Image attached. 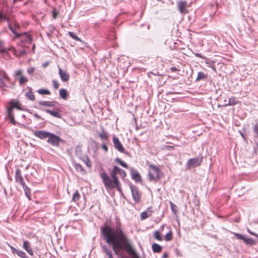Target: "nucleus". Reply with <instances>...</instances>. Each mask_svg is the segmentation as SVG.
<instances>
[{
	"label": "nucleus",
	"instance_id": "obj_1",
	"mask_svg": "<svg viewBox=\"0 0 258 258\" xmlns=\"http://www.w3.org/2000/svg\"><path fill=\"white\" fill-rule=\"evenodd\" d=\"M100 233L103 239L112 246L114 253L120 258H127L121 256L120 251L125 250L128 254L133 255L136 251L131 240L128 237L120 227V223L115 228L109 226L101 227Z\"/></svg>",
	"mask_w": 258,
	"mask_h": 258
},
{
	"label": "nucleus",
	"instance_id": "obj_2",
	"mask_svg": "<svg viewBox=\"0 0 258 258\" xmlns=\"http://www.w3.org/2000/svg\"><path fill=\"white\" fill-rule=\"evenodd\" d=\"M100 175L106 189L112 190L116 187L119 192H121V185L117 177L111 179L104 170L100 173Z\"/></svg>",
	"mask_w": 258,
	"mask_h": 258
},
{
	"label": "nucleus",
	"instance_id": "obj_3",
	"mask_svg": "<svg viewBox=\"0 0 258 258\" xmlns=\"http://www.w3.org/2000/svg\"><path fill=\"white\" fill-rule=\"evenodd\" d=\"M100 175L106 189L112 190L116 187L119 192H121V185L117 177L111 179L104 170L100 173Z\"/></svg>",
	"mask_w": 258,
	"mask_h": 258
},
{
	"label": "nucleus",
	"instance_id": "obj_4",
	"mask_svg": "<svg viewBox=\"0 0 258 258\" xmlns=\"http://www.w3.org/2000/svg\"><path fill=\"white\" fill-rule=\"evenodd\" d=\"M16 108L20 110H25L24 108L21 107L18 101L13 100L9 103V106L7 108L8 117L11 121V122L14 125H15L17 122L15 121L14 118V115L13 114V109Z\"/></svg>",
	"mask_w": 258,
	"mask_h": 258
},
{
	"label": "nucleus",
	"instance_id": "obj_5",
	"mask_svg": "<svg viewBox=\"0 0 258 258\" xmlns=\"http://www.w3.org/2000/svg\"><path fill=\"white\" fill-rule=\"evenodd\" d=\"M8 26L10 29L13 32L15 35V38H18L20 37H24V39H22V41H27L30 42L32 40V37L30 35H26V33H19L18 32V29H19V26H17L15 24L13 25L12 24L8 22Z\"/></svg>",
	"mask_w": 258,
	"mask_h": 258
},
{
	"label": "nucleus",
	"instance_id": "obj_6",
	"mask_svg": "<svg viewBox=\"0 0 258 258\" xmlns=\"http://www.w3.org/2000/svg\"><path fill=\"white\" fill-rule=\"evenodd\" d=\"M160 170L159 168L154 165H150L149 166V180L150 181H157L160 178Z\"/></svg>",
	"mask_w": 258,
	"mask_h": 258
},
{
	"label": "nucleus",
	"instance_id": "obj_7",
	"mask_svg": "<svg viewBox=\"0 0 258 258\" xmlns=\"http://www.w3.org/2000/svg\"><path fill=\"white\" fill-rule=\"evenodd\" d=\"M14 77L16 79L19 81V85L21 86H24L28 81V79L23 75V71L21 70H18L15 72Z\"/></svg>",
	"mask_w": 258,
	"mask_h": 258
},
{
	"label": "nucleus",
	"instance_id": "obj_8",
	"mask_svg": "<svg viewBox=\"0 0 258 258\" xmlns=\"http://www.w3.org/2000/svg\"><path fill=\"white\" fill-rule=\"evenodd\" d=\"M202 158L198 157L190 159L186 164V169H190L199 166L202 162Z\"/></svg>",
	"mask_w": 258,
	"mask_h": 258
},
{
	"label": "nucleus",
	"instance_id": "obj_9",
	"mask_svg": "<svg viewBox=\"0 0 258 258\" xmlns=\"http://www.w3.org/2000/svg\"><path fill=\"white\" fill-rule=\"evenodd\" d=\"M60 140L61 139L59 137L53 134L50 133L47 142L53 146H59Z\"/></svg>",
	"mask_w": 258,
	"mask_h": 258
},
{
	"label": "nucleus",
	"instance_id": "obj_10",
	"mask_svg": "<svg viewBox=\"0 0 258 258\" xmlns=\"http://www.w3.org/2000/svg\"><path fill=\"white\" fill-rule=\"evenodd\" d=\"M112 141L114 144V146L117 150H118L119 152L121 153H124L125 154H128V152H126L125 151V150L123 147L121 143L120 142L118 138L116 137L115 136H113Z\"/></svg>",
	"mask_w": 258,
	"mask_h": 258
},
{
	"label": "nucleus",
	"instance_id": "obj_11",
	"mask_svg": "<svg viewBox=\"0 0 258 258\" xmlns=\"http://www.w3.org/2000/svg\"><path fill=\"white\" fill-rule=\"evenodd\" d=\"M130 188L134 201L136 203H139L140 200L141 195L138 188L135 185L131 184Z\"/></svg>",
	"mask_w": 258,
	"mask_h": 258
},
{
	"label": "nucleus",
	"instance_id": "obj_12",
	"mask_svg": "<svg viewBox=\"0 0 258 258\" xmlns=\"http://www.w3.org/2000/svg\"><path fill=\"white\" fill-rule=\"evenodd\" d=\"M237 239L242 240L246 244L249 245H253L255 244V242L252 239L246 237L242 234L237 233H233Z\"/></svg>",
	"mask_w": 258,
	"mask_h": 258
},
{
	"label": "nucleus",
	"instance_id": "obj_13",
	"mask_svg": "<svg viewBox=\"0 0 258 258\" xmlns=\"http://www.w3.org/2000/svg\"><path fill=\"white\" fill-rule=\"evenodd\" d=\"M130 173L132 178L134 179L136 182H142V178L139 172L134 168H130Z\"/></svg>",
	"mask_w": 258,
	"mask_h": 258
},
{
	"label": "nucleus",
	"instance_id": "obj_14",
	"mask_svg": "<svg viewBox=\"0 0 258 258\" xmlns=\"http://www.w3.org/2000/svg\"><path fill=\"white\" fill-rule=\"evenodd\" d=\"M186 7L187 3L186 1H179L177 2V7L181 14H184L188 13Z\"/></svg>",
	"mask_w": 258,
	"mask_h": 258
},
{
	"label": "nucleus",
	"instance_id": "obj_15",
	"mask_svg": "<svg viewBox=\"0 0 258 258\" xmlns=\"http://www.w3.org/2000/svg\"><path fill=\"white\" fill-rule=\"evenodd\" d=\"M33 135L40 139L48 138L50 133L45 131H36L33 133Z\"/></svg>",
	"mask_w": 258,
	"mask_h": 258
},
{
	"label": "nucleus",
	"instance_id": "obj_16",
	"mask_svg": "<svg viewBox=\"0 0 258 258\" xmlns=\"http://www.w3.org/2000/svg\"><path fill=\"white\" fill-rule=\"evenodd\" d=\"M10 79L7 74L3 71L0 70V82H1V87H4L6 86L5 84V81H9Z\"/></svg>",
	"mask_w": 258,
	"mask_h": 258
},
{
	"label": "nucleus",
	"instance_id": "obj_17",
	"mask_svg": "<svg viewBox=\"0 0 258 258\" xmlns=\"http://www.w3.org/2000/svg\"><path fill=\"white\" fill-rule=\"evenodd\" d=\"M59 75L60 78L62 82H67L69 80L70 75L66 71L62 70L59 66Z\"/></svg>",
	"mask_w": 258,
	"mask_h": 258
},
{
	"label": "nucleus",
	"instance_id": "obj_18",
	"mask_svg": "<svg viewBox=\"0 0 258 258\" xmlns=\"http://www.w3.org/2000/svg\"><path fill=\"white\" fill-rule=\"evenodd\" d=\"M15 180L16 182H19L21 185H23L24 184H25V182L24 181L23 177L21 175V171L19 169H17L16 170Z\"/></svg>",
	"mask_w": 258,
	"mask_h": 258
},
{
	"label": "nucleus",
	"instance_id": "obj_19",
	"mask_svg": "<svg viewBox=\"0 0 258 258\" xmlns=\"http://www.w3.org/2000/svg\"><path fill=\"white\" fill-rule=\"evenodd\" d=\"M23 247L30 255H33V251L31 247V243L29 241L26 240L24 241L23 242Z\"/></svg>",
	"mask_w": 258,
	"mask_h": 258
},
{
	"label": "nucleus",
	"instance_id": "obj_20",
	"mask_svg": "<svg viewBox=\"0 0 258 258\" xmlns=\"http://www.w3.org/2000/svg\"><path fill=\"white\" fill-rule=\"evenodd\" d=\"M98 136L103 141V142H108L109 135L104 129L103 128L102 130L98 133Z\"/></svg>",
	"mask_w": 258,
	"mask_h": 258
},
{
	"label": "nucleus",
	"instance_id": "obj_21",
	"mask_svg": "<svg viewBox=\"0 0 258 258\" xmlns=\"http://www.w3.org/2000/svg\"><path fill=\"white\" fill-rule=\"evenodd\" d=\"M41 109L43 111L47 112V113L51 114L52 116L56 117V118H60L61 117V113L58 110L52 111V110H50L49 109H43L42 108Z\"/></svg>",
	"mask_w": 258,
	"mask_h": 258
},
{
	"label": "nucleus",
	"instance_id": "obj_22",
	"mask_svg": "<svg viewBox=\"0 0 258 258\" xmlns=\"http://www.w3.org/2000/svg\"><path fill=\"white\" fill-rule=\"evenodd\" d=\"M152 211L151 210V208H149L146 211H144L141 213V219L142 220H144L152 215Z\"/></svg>",
	"mask_w": 258,
	"mask_h": 258
},
{
	"label": "nucleus",
	"instance_id": "obj_23",
	"mask_svg": "<svg viewBox=\"0 0 258 258\" xmlns=\"http://www.w3.org/2000/svg\"><path fill=\"white\" fill-rule=\"evenodd\" d=\"M55 104L56 103L54 101H41L39 102V105L44 106L54 107L55 106Z\"/></svg>",
	"mask_w": 258,
	"mask_h": 258
},
{
	"label": "nucleus",
	"instance_id": "obj_24",
	"mask_svg": "<svg viewBox=\"0 0 258 258\" xmlns=\"http://www.w3.org/2000/svg\"><path fill=\"white\" fill-rule=\"evenodd\" d=\"M238 101L237 99L234 97H231L229 98V101L227 102V103H224L223 106H227L230 105H234L237 103Z\"/></svg>",
	"mask_w": 258,
	"mask_h": 258
},
{
	"label": "nucleus",
	"instance_id": "obj_25",
	"mask_svg": "<svg viewBox=\"0 0 258 258\" xmlns=\"http://www.w3.org/2000/svg\"><path fill=\"white\" fill-rule=\"evenodd\" d=\"M59 95L60 96V97L64 100H66L67 99V97L68 95V91L65 89H61L59 90Z\"/></svg>",
	"mask_w": 258,
	"mask_h": 258
},
{
	"label": "nucleus",
	"instance_id": "obj_26",
	"mask_svg": "<svg viewBox=\"0 0 258 258\" xmlns=\"http://www.w3.org/2000/svg\"><path fill=\"white\" fill-rule=\"evenodd\" d=\"M74 167L76 170H77L78 171H80L81 173V174H85L86 173V171L80 164L75 163Z\"/></svg>",
	"mask_w": 258,
	"mask_h": 258
},
{
	"label": "nucleus",
	"instance_id": "obj_27",
	"mask_svg": "<svg viewBox=\"0 0 258 258\" xmlns=\"http://www.w3.org/2000/svg\"><path fill=\"white\" fill-rule=\"evenodd\" d=\"M152 248L154 252H160L162 250V247L157 243H154L152 245Z\"/></svg>",
	"mask_w": 258,
	"mask_h": 258
},
{
	"label": "nucleus",
	"instance_id": "obj_28",
	"mask_svg": "<svg viewBox=\"0 0 258 258\" xmlns=\"http://www.w3.org/2000/svg\"><path fill=\"white\" fill-rule=\"evenodd\" d=\"M23 187V188L25 191V194L26 196L28 197L29 199H30V196H31V192H30V189L27 186V185L24 184V185H22Z\"/></svg>",
	"mask_w": 258,
	"mask_h": 258
},
{
	"label": "nucleus",
	"instance_id": "obj_29",
	"mask_svg": "<svg viewBox=\"0 0 258 258\" xmlns=\"http://www.w3.org/2000/svg\"><path fill=\"white\" fill-rule=\"evenodd\" d=\"M207 77V75L205 74L203 72H200L198 74L197 77L196 78V81H200L201 80H204Z\"/></svg>",
	"mask_w": 258,
	"mask_h": 258
},
{
	"label": "nucleus",
	"instance_id": "obj_30",
	"mask_svg": "<svg viewBox=\"0 0 258 258\" xmlns=\"http://www.w3.org/2000/svg\"><path fill=\"white\" fill-rule=\"evenodd\" d=\"M101 247L102 248V250L105 252V253L107 255L109 256V254H111L112 251L109 249V248L106 245H101Z\"/></svg>",
	"mask_w": 258,
	"mask_h": 258
},
{
	"label": "nucleus",
	"instance_id": "obj_31",
	"mask_svg": "<svg viewBox=\"0 0 258 258\" xmlns=\"http://www.w3.org/2000/svg\"><path fill=\"white\" fill-rule=\"evenodd\" d=\"M8 50H12L14 54L17 55V50L13 46H11V47H10L9 48H3L1 50V52H3V53H5L6 52H7Z\"/></svg>",
	"mask_w": 258,
	"mask_h": 258
},
{
	"label": "nucleus",
	"instance_id": "obj_32",
	"mask_svg": "<svg viewBox=\"0 0 258 258\" xmlns=\"http://www.w3.org/2000/svg\"><path fill=\"white\" fill-rule=\"evenodd\" d=\"M25 95L31 101H34L35 99V95L31 90L26 93Z\"/></svg>",
	"mask_w": 258,
	"mask_h": 258
},
{
	"label": "nucleus",
	"instance_id": "obj_33",
	"mask_svg": "<svg viewBox=\"0 0 258 258\" xmlns=\"http://www.w3.org/2000/svg\"><path fill=\"white\" fill-rule=\"evenodd\" d=\"M69 35L74 40L76 41H82L81 39L78 37L74 32H68Z\"/></svg>",
	"mask_w": 258,
	"mask_h": 258
},
{
	"label": "nucleus",
	"instance_id": "obj_34",
	"mask_svg": "<svg viewBox=\"0 0 258 258\" xmlns=\"http://www.w3.org/2000/svg\"><path fill=\"white\" fill-rule=\"evenodd\" d=\"M115 161L117 162L118 163H119L120 165H121L122 167L125 168H128V165L127 164L125 163L124 162H123L121 159L118 158H116L115 159Z\"/></svg>",
	"mask_w": 258,
	"mask_h": 258
},
{
	"label": "nucleus",
	"instance_id": "obj_35",
	"mask_svg": "<svg viewBox=\"0 0 258 258\" xmlns=\"http://www.w3.org/2000/svg\"><path fill=\"white\" fill-rule=\"evenodd\" d=\"M37 92L40 94V95H44V94H45V95H50V92L48 90H47V89H39L38 91H37Z\"/></svg>",
	"mask_w": 258,
	"mask_h": 258
},
{
	"label": "nucleus",
	"instance_id": "obj_36",
	"mask_svg": "<svg viewBox=\"0 0 258 258\" xmlns=\"http://www.w3.org/2000/svg\"><path fill=\"white\" fill-rule=\"evenodd\" d=\"M16 254L22 258H26L27 257L26 253L25 252H24L23 251L20 250V249H18Z\"/></svg>",
	"mask_w": 258,
	"mask_h": 258
},
{
	"label": "nucleus",
	"instance_id": "obj_37",
	"mask_svg": "<svg viewBox=\"0 0 258 258\" xmlns=\"http://www.w3.org/2000/svg\"><path fill=\"white\" fill-rule=\"evenodd\" d=\"M80 198V195L79 194L78 191L76 190L73 195L72 200L74 202H77L79 200Z\"/></svg>",
	"mask_w": 258,
	"mask_h": 258
},
{
	"label": "nucleus",
	"instance_id": "obj_38",
	"mask_svg": "<svg viewBox=\"0 0 258 258\" xmlns=\"http://www.w3.org/2000/svg\"><path fill=\"white\" fill-rule=\"evenodd\" d=\"M154 236L156 239L159 241H161L162 240V238L160 234V232L158 231H156L154 232Z\"/></svg>",
	"mask_w": 258,
	"mask_h": 258
},
{
	"label": "nucleus",
	"instance_id": "obj_39",
	"mask_svg": "<svg viewBox=\"0 0 258 258\" xmlns=\"http://www.w3.org/2000/svg\"><path fill=\"white\" fill-rule=\"evenodd\" d=\"M84 163L86 164V165L88 167H91V162L89 159V157L87 156H86L85 161H84Z\"/></svg>",
	"mask_w": 258,
	"mask_h": 258
},
{
	"label": "nucleus",
	"instance_id": "obj_40",
	"mask_svg": "<svg viewBox=\"0 0 258 258\" xmlns=\"http://www.w3.org/2000/svg\"><path fill=\"white\" fill-rule=\"evenodd\" d=\"M7 21L8 22H9L7 16L0 12V21Z\"/></svg>",
	"mask_w": 258,
	"mask_h": 258
},
{
	"label": "nucleus",
	"instance_id": "obj_41",
	"mask_svg": "<svg viewBox=\"0 0 258 258\" xmlns=\"http://www.w3.org/2000/svg\"><path fill=\"white\" fill-rule=\"evenodd\" d=\"M172 238V233L171 231L167 233L165 236V240L166 241H170Z\"/></svg>",
	"mask_w": 258,
	"mask_h": 258
},
{
	"label": "nucleus",
	"instance_id": "obj_42",
	"mask_svg": "<svg viewBox=\"0 0 258 258\" xmlns=\"http://www.w3.org/2000/svg\"><path fill=\"white\" fill-rule=\"evenodd\" d=\"M170 208H171V210H172V211L174 213H176V206L175 205H174L172 202H170Z\"/></svg>",
	"mask_w": 258,
	"mask_h": 258
},
{
	"label": "nucleus",
	"instance_id": "obj_43",
	"mask_svg": "<svg viewBox=\"0 0 258 258\" xmlns=\"http://www.w3.org/2000/svg\"><path fill=\"white\" fill-rule=\"evenodd\" d=\"M52 85L54 89H57L59 86V84L57 81L55 80H52Z\"/></svg>",
	"mask_w": 258,
	"mask_h": 258
},
{
	"label": "nucleus",
	"instance_id": "obj_44",
	"mask_svg": "<svg viewBox=\"0 0 258 258\" xmlns=\"http://www.w3.org/2000/svg\"><path fill=\"white\" fill-rule=\"evenodd\" d=\"M27 53V52L25 50H21L19 51V53H17V55H15L16 56H22L25 55Z\"/></svg>",
	"mask_w": 258,
	"mask_h": 258
},
{
	"label": "nucleus",
	"instance_id": "obj_45",
	"mask_svg": "<svg viewBox=\"0 0 258 258\" xmlns=\"http://www.w3.org/2000/svg\"><path fill=\"white\" fill-rule=\"evenodd\" d=\"M118 173L119 174L120 176H121V177L122 178H124L125 176H126V172L124 170H123V169H121L120 172H118Z\"/></svg>",
	"mask_w": 258,
	"mask_h": 258
},
{
	"label": "nucleus",
	"instance_id": "obj_46",
	"mask_svg": "<svg viewBox=\"0 0 258 258\" xmlns=\"http://www.w3.org/2000/svg\"><path fill=\"white\" fill-rule=\"evenodd\" d=\"M107 142H103L101 145L102 148L105 151V152H107L108 151V148L106 145Z\"/></svg>",
	"mask_w": 258,
	"mask_h": 258
},
{
	"label": "nucleus",
	"instance_id": "obj_47",
	"mask_svg": "<svg viewBox=\"0 0 258 258\" xmlns=\"http://www.w3.org/2000/svg\"><path fill=\"white\" fill-rule=\"evenodd\" d=\"M122 169L120 168L119 167H117V166H114L113 167V168L112 170H113L114 172H115L116 173H118L119 172H120V171Z\"/></svg>",
	"mask_w": 258,
	"mask_h": 258
},
{
	"label": "nucleus",
	"instance_id": "obj_48",
	"mask_svg": "<svg viewBox=\"0 0 258 258\" xmlns=\"http://www.w3.org/2000/svg\"><path fill=\"white\" fill-rule=\"evenodd\" d=\"M58 15V12L56 11L55 9H54L52 11V17L54 19H56L57 16Z\"/></svg>",
	"mask_w": 258,
	"mask_h": 258
},
{
	"label": "nucleus",
	"instance_id": "obj_49",
	"mask_svg": "<svg viewBox=\"0 0 258 258\" xmlns=\"http://www.w3.org/2000/svg\"><path fill=\"white\" fill-rule=\"evenodd\" d=\"M109 173L111 176V179L117 177L116 173L112 170L110 171Z\"/></svg>",
	"mask_w": 258,
	"mask_h": 258
},
{
	"label": "nucleus",
	"instance_id": "obj_50",
	"mask_svg": "<svg viewBox=\"0 0 258 258\" xmlns=\"http://www.w3.org/2000/svg\"><path fill=\"white\" fill-rule=\"evenodd\" d=\"M34 70H35V69L33 67L29 68L27 69V73L29 74H32L34 72Z\"/></svg>",
	"mask_w": 258,
	"mask_h": 258
},
{
	"label": "nucleus",
	"instance_id": "obj_51",
	"mask_svg": "<svg viewBox=\"0 0 258 258\" xmlns=\"http://www.w3.org/2000/svg\"><path fill=\"white\" fill-rule=\"evenodd\" d=\"M10 248H11V250H12V253H16V252H17V251L18 249H17L16 248H14V247L11 246H10Z\"/></svg>",
	"mask_w": 258,
	"mask_h": 258
},
{
	"label": "nucleus",
	"instance_id": "obj_52",
	"mask_svg": "<svg viewBox=\"0 0 258 258\" xmlns=\"http://www.w3.org/2000/svg\"><path fill=\"white\" fill-rule=\"evenodd\" d=\"M170 70L171 72H174L177 71H180V70H178L176 67H171Z\"/></svg>",
	"mask_w": 258,
	"mask_h": 258
},
{
	"label": "nucleus",
	"instance_id": "obj_53",
	"mask_svg": "<svg viewBox=\"0 0 258 258\" xmlns=\"http://www.w3.org/2000/svg\"><path fill=\"white\" fill-rule=\"evenodd\" d=\"M247 232H248L249 234H251V235H254V236H256V235H257V234H256L255 233H254V232H253L249 230V229H248V228H247Z\"/></svg>",
	"mask_w": 258,
	"mask_h": 258
},
{
	"label": "nucleus",
	"instance_id": "obj_54",
	"mask_svg": "<svg viewBox=\"0 0 258 258\" xmlns=\"http://www.w3.org/2000/svg\"><path fill=\"white\" fill-rule=\"evenodd\" d=\"M34 116L35 118H36L38 119H42V118L37 113H34Z\"/></svg>",
	"mask_w": 258,
	"mask_h": 258
},
{
	"label": "nucleus",
	"instance_id": "obj_55",
	"mask_svg": "<svg viewBox=\"0 0 258 258\" xmlns=\"http://www.w3.org/2000/svg\"><path fill=\"white\" fill-rule=\"evenodd\" d=\"M48 64H49L48 61L44 62V63H42V67L43 68H46L48 66Z\"/></svg>",
	"mask_w": 258,
	"mask_h": 258
},
{
	"label": "nucleus",
	"instance_id": "obj_56",
	"mask_svg": "<svg viewBox=\"0 0 258 258\" xmlns=\"http://www.w3.org/2000/svg\"><path fill=\"white\" fill-rule=\"evenodd\" d=\"M195 55L197 57H200V58L203 57L202 55L200 53H196Z\"/></svg>",
	"mask_w": 258,
	"mask_h": 258
},
{
	"label": "nucleus",
	"instance_id": "obj_57",
	"mask_svg": "<svg viewBox=\"0 0 258 258\" xmlns=\"http://www.w3.org/2000/svg\"><path fill=\"white\" fill-rule=\"evenodd\" d=\"M81 147L78 146V147H76V151L77 152H78L79 151H81Z\"/></svg>",
	"mask_w": 258,
	"mask_h": 258
},
{
	"label": "nucleus",
	"instance_id": "obj_58",
	"mask_svg": "<svg viewBox=\"0 0 258 258\" xmlns=\"http://www.w3.org/2000/svg\"><path fill=\"white\" fill-rule=\"evenodd\" d=\"M206 63L207 64H208V66H209V67H211V66H212V65H211V62H210V60H208L207 61H206Z\"/></svg>",
	"mask_w": 258,
	"mask_h": 258
},
{
	"label": "nucleus",
	"instance_id": "obj_59",
	"mask_svg": "<svg viewBox=\"0 0 258 258\" xmlns=\"http://www.w3.org/2000/svg\"><path fill=\"white\" fill-rule=\"evenodd\" d=\"M86 159V156H84L83 157L81 158V159L82 160V161L84 162V161H85Z\"/></svg>",
	"mask_w": 258,
	"mask_h": 258
},
{
	"label": "nucleus",
	"instance_id": "obj_60",
	"mask_svg": "<svg viewBox=\"0 0 258 258\" xmlns=\"http://www.w3.org/2000/svg\"><path fill=\"white\" fill-rule=\"evenodd\" d=\"M168 256V254L167 253H165L163 254V257H166Z\"/></svg>",
	"mask_w": 258,
	"mask_h": 258
},
{
	"label": "nucleus",
	"instance_id": "obj_61",
	"mask_svg": "<svg viewBox=\"0 0 258 258\" xmlns=\"http://www.w3.org/2000/svg\"><path fill=\"white\" fill-rule=\"evenodd\" d=\"M109 258H114L112 255V253L110 254H109V256H108Z\"/></svg>",
	"mask_w": 258,
	"mask_h": 258
},
{
	"label": "nucleus",
	"instance_id": "obj_62",
	"mask_svg": "<svg viewBox=\"0 0 258 258\" xmlns=\"http://www.w3.org/2000/svg\"><path fill=\"white\" fill-rule=\"evenodd\" d=\"M109 258H114L112 255V253L110 254H109V256H108Z\"/></svg>",
	"mask_w": 258,
	"mask_h": 258
},
{
	"label": "nucleus",
	"instance_id": "obj_63",
	"mask_svg": "<svg viewBox=\"0 0 258 258\" xmlns=\"http://www.w3.org/2000/svg\"><path fill=\"white\" fill-rule=\"evenodd\" d=\"M211 67L212 68V70L216 71V68L214 66H211Z\"/></svg>",
	"mask_w": 258,
	"mask_h": 258
},
{
	"label": "nucleus",
	"instance_id": "obj_64",
	"mask_svg": "<svg viewBox=\"0 0 258 258\" xmlns=\"http://www.w3.org/2000/svg\"><path fill=\"white\" fill-rule=\"evenodd\" d=\"M34 48H35V44H34L32 47V49H33V51H34Z\"/></svg>",
	"mask_w": 258,
	"mask_h": 258
}]
</instances>
